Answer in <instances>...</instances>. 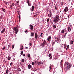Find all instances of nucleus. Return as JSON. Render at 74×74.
I'll list each match as a JSON object with an SVG mask.
<instances>
[{
  "label": "nucleus",
  "mask_w": 74,
  "mask_h": 74,
  "mask_svg": "<svg viewBox=\"0 0 74 74\" xmlns=\"http://www.w3.org/2000/svg\"><path fill=\"white\" fill-rule=\"evenodd\" d=\"M64 66H66V70H69L71 68L72 66V65L70 63H68V62H66L65 63Z\"/></svg>",
  "instance_id": "obj_1"
},
{
  "label": "nucleus",
  "mask_w": 74,
  "mask_h": 74,
  "mask_svg": "<svg viewBox=\"0 0 74 74\" xmlns=\"http://www.w3.org/2000/svg\"><path fill=\"white\" fill-rule=\"evenodd\" d=\"M13 32H14V31H15V33L16 34H17L18 32L19 31V29L18 28V27H14V28L13 29Z\"/></svg>",
  "instance_id": "obj_2"
},
{
  "label": "nucleus",
  "mask_w": 74,
  "mask_h": 74,
  "mask_svg": "<svg viewBox=\"0 0 74 74\" xmlns=\"http://www.w3.org/2000/svg\"><path fill=\"white\" fill-rule=\"evenodd\" d=\"M46 44V41L45 40H44L43 43H41V45L42 47H43V46H45Z\"/></svg>",
  "instance_id": "obj_3"
},
{
  "label": "nucleus",
  "mask_w": 74,
  "mask_h": 74,
  "mask_svg": "<svg viewBox=\"0 0 74 74\" xmlns=\"http://www.w3.org/2000/svg\"><path fill=\"white\" fill-rule=\"evenodd\" d=\"M69 11V7H68V6H67L65 8L64 10V11L65 12H67V11Z\"/></svg>",
  "instance_id": "obj_4"
},
{
  "label": "nucleus",
  "mask_w": 74,
  "mask_h": 74,
  "mask_svg": "<svg viewBox=\"0 0 74 74\" xmlns=\"http://www.w3.org/2000/svg\"><path fill=\"white\" fill-rule=\"evenodd\" d=\"M35 37L36 40H37L38 38V34H37V32L35 33Z\"/></svg>",
  "instance_id": "obj_5"
},
{
  "label": "nucleus",
  "mask_w": 74,
  "mask_h": 74,
  "mask_svg": "<svg viewBox=\"0 0 74 74\" xmlns=\"http://www.w3.org/2000/svg\"><path fill=\"white\" fill-rule=\"evenodd\" d=\"M29 26L30 27V30H33L34 29V27H33V26L32 25H30Z\"/></svg>",
  "instance_id": "obj_6"
},
{
  "label": "nucleus",
  "mask_w": 74,
  "mask_h": 74,
  "mask_svg": "<svg viewBox=\"0 0 74 74\" xmlns=\"http://www.w3.org/2000/svg\"><path fill=\"white\" fill-rule=\"evenodd\" d=\"M52 54L49 53V57H50L49 59H52Z\"/></svg>",
  "instance_id": "obj_7"
},
{
  "label": "nucleus",
  "mask_w": 74,
  "mask_h": 74,
  "mask_svg": "<svg viewBox=\"0 0 74 74\" xmlns=\"http://www.w3.org/2000/svg\"><path fill=\"white\" fill-rule=\"evenodd\" d=\"M58 21H59L56 18L53 20V22H55V23H58Z\"/></svg>",
  "instance_id": "obj_8"
},
{
  "label": "nucleus",
  "mask_w": 74,
  "mask_h": 74,
  "mask_svg": "<svg viewBox=\"0 0 74 74\" xmlns=\"http://www.w3.org/2000/svg\"><path fill=\"white\" fill-rule=\"evenodd\" d=\"M56 18L57 19H58L59 21V16L58 15H56Z\"/></svg>",
  "instance_id": "obj_9"
},
{
  "label": "nucleus",
  "mask_w": 74,
  "mask_h": 74,
  "mask_svg": "<svg viewBox=\"0 0 74 74\" xmlns=\"http://www.w3.org/2000/svg\"><path fill=\"white\" fill-rule=\"evenodd\" d=\"M51 37L50 36H49L48 38H47V40L48 41H50V40H51Z\"/></svg>",
  "instance_id": "obj_10"
},
{
  "label": "nucleus",
  "mask_w": 74,
  "mask_h": 74,
  "mask_svg": "<svg viewBox=\"0 0 74 74\" xmlns=\"http://www.w3.org/2000/svg\"><path fill=\"white\" fill-rule=\"evenodd\" d=\"M34 6L33 5L32 7L31 11H34Z\"/></svg>",
  "instance_id": "obj_11"
},
{
  "label": "nucleus",
  "mask_w": 74,
  "mask_h": 74,
  "mask_svg": "<svg viewBox=\"0 0 74 74\" xmlns=\"http://www.w3.org/2000/svg\"><path fill=\"white\" fill-rule=\"evenodd\" d=\"M5 28H4L2 30L1 33H4V32H5Z\"/></svg>",
  "instance_id": "obj_12"
},
{
  "label": "nucleus",
  "mask_w": 74,
  "mask_h": 74,
  "mask_svg": "<svg viewBox=\"0 0 74 74\" xmlns=\"http://www.w3.org/2000/svg\"><path fill=\"white\" fill-rule=\"evenodd\" d=\"M34 32H31V33L30 36H31V37H33L34 35Z\"/></svg>",
  "instance_id": "obj_13"
},
{
  "label": "nucleus",
  "mask_w": 74,
  "mask_h": 74,
  "mask_svg": "<svg viewBox=\"0 0 74 74\" xmlns=\"http://www.w3.org/2000/svg\"><path fill=\"white\" fill-rule=\"evenodd\" d=\"M1 11H3L4 12H5V9L3 8H1Z\"/></svg>",
  "instance_id": "obj_14"
},
{
  "label": "nucleus",
  "mask_w": 74,
  "mask_h": 74,
  "mask_svg": "<svg viewBox=\"0 0 74 74\" xmlns=\"http://www.w3.org/2000/svg\"><path fill=\"white\" fill-rule=\"evenodd\" d=\"M28 68L29 69H30V68H31V65L30 64H29L28 66Z\"/></svg>",
  "instance_id": "obj_15"
},
{
  "label": "nucleus",
  "mask_w": 74,
  "mask_h": 74,
  "mask_svg": "<svg viewBox=\"0 0 74 74\" xmlns=\"http://www.w3.org/2000/svg\"><path fill=\"white\" fill-rule=\"evenodd\" d=\"M11 59V56H8V60H10Z\"/></svg>",
  "instance_id": "obj_16"
},
{
  "label": "nucleus",
  "mask_w": 74,
  "mask_h": 74,
  "mask_svg": "<svg viewBox=\"0 0 74 74\" xmlns=\"http://www.w3.org/2000/svg\"><path fill=\"white\" fill-rule=\"evenodd\" d=\"M68 30L69 32H70L71 31V28L70 27H68Z\"/></svg>",
  "instance_id": "obj_17"
},
{
  "label": "nucleus",
  "mask_w": 74,
  "mask_h": 74,
  "mask_svg": "<svg viewBox=\"0 0 74 74\" xmlns=\"http://www.w3.org/2000/svg\"><path fill=\"white\" fill-rule=\"evenodd\" d=\"M70 44H71L72 45V44H73V41L72 40H71L70 41Z\"/></svg>",
  "instance_id": "obj_18"
},
{
  "label": "nucleus",
  "mask_w": 74,
  "mask_h": 74,
  "mask_svg": "<svg viewBox=\"0 0 74 74\" xmlns=\"http://www.w3.org/2000/svg\"><path fill=\"white\" fill-rule=\"evenodd\" d=\"M64 2H62L61 3V5H64Z\"/></svg>",
  "instance_id": "obj_19"
},
{
  "label": "nucleus",
  "mask_w": 74,
  "mask_h": 74,
  "mask_svg": "<svg viewBox=\"0 0 74 74\" xmlns=\"http://www.w3.org/2000/svg\"><path fill=\"white\" fill-rule=\"evenodd\" d=\"M56 25H55L53 26V27H54V28H55L56 27Z\"/></svg>",
  "instance_id": "obj_20"
},
{
  "label": "nucleus",
  "mask_w": 74,
  "mask_h": 74,
  "mask_svg": "<svg viewBox=\"0 0 74 74\" xmlns=\"http://www.w3.org/2000/svg\"><path fill=\"white\" fill-rule=\"evenodd\" d=\"M49 13H50V14L51 16L52 15V12L51 11V10H50L49 11Z\"/></svg>",
  "instance_id": "obj_21"
},
{
  "label": "nucleus",
  "mask_w": 74,
  "mask_h": 74,
  "mask_svg": "<svg viewBox=\"0 0 74 74\" xmlns=\"http://www.w3.org/2000/svg\"><path fill=\"white\" fill-rule=\"evenodd\" d=\"M21 71V69L19 68H18V71Z\"/></svg>",
  "instance_id": "obj_22"
},
{
  "label": "nucleus",
  "mask_w": 74,
  "mask_h": 74,
  "mask_svg": "<svg viewBox=\"0 0 74 74\" xmlns=\"http://www.w3.org/2000/svg\"><path fill=\"white\" fill-rule=\"evenodd\" d=\"M62 33H64V29H63L62 30L61 32Z\"/></svg>",
  "instance_id": "obj_23"
},
{
  "label": "nucleus",
  "mask_w": 74,
  "mask_h": 74,
  "mask_svg": "<svg viewBox=\"0 0 74 74\" xmlns=\"http://www.w3.org/2000/svg\"><path fill=\"white\" fill-rule=\"evenodd\" d=\"M8 71H9V70H8V69H7L6 71V73H8L9 72Z\"/></svg>",
  "instance_id": "obj_24"
},
{
  "label": "nucleus",
  "mask_w": 74,
  "mask_h": 74,
  "mask_svg": "<svg viewBox=\"0 0 74 74\" xmlns=\"http://www.w3.org/2000/svg\"><path fill=\"white\" fill-rule=\"evenodd\" d=\"M20 16H21V15L20 14L18 16V18H19V21H21V18H20Z\"/></svg>",
  "instance_id": "obj_25"
},
{
  "label": "nucleus",
  "mask_w": 74,
  "mask_h": 74,
  "mask_svg": "<svg viewBox=\"0 0 74 74\" xmlns=\"http://www.w3.org/2000/svg\"><path fill=\"white\" fill-rule=\"evenodd\" d=\"M57 41H58V42L60 40V38L59 37H58L57 39Z\"/></svg>",
  "instance_id": "obj_26"
},
{
  "label": "nucleus",
  "mask_w": 74,
  "mask_h": 74,
  "mask_svg": "<svg viewBox=\"0 0 74 74\" xmlns=\"http://www.w3.org/2000/svg\"><path fill=\"white\" fill-rule=\"evenodd\" d=\"M54 8H55V9L56 10H58V8H57V7H56V6H54Z\"/></svg>",
  "instance_id": "obj_27"
},
{
  "label": "nucleus",
  "mask_w": 74,
  "mask_h": 74,
  "mask_svg": "<svg viewBox=\"0 0 74 74\" xmlns=\"http://www.w3.org/2000/svg\"><path fill=\"white\" fill-rule=\"evenodd\" d=\"M27 3H28V4H29V3H30V1H29V0H27Z\"/></svg>",
  "instance_id": "obj_28"
},
{
  "label": "nucleus",
  "mask_w": 74,
  "mask_h": 74,
  "mask_svg": "<svg viewBox=\"0 0 74 74\" xmlns=\"http://www.w3.org/2000/svg\"><path fill=\"white\" fill-rule=\"evenodd\" d=\"M35 63L36 64H38V62L37 61H35Z\"/></svg>",
  "instance_id": "obj_29"
},
{
  "label": "nucleus",
  "mask_w": 74,
  "mask_h": 74,
  "mask_svg": "<svg viewBox=\"0 0 74 74\" xmlns=\"http://www.w3.org/2000/svg\"><path fill=\"white\" fill-rule=\"evenodd\" d=\"M27 57L28 58H30V54H29L27 55Z\"/></svg>",
  "instance_id": "obj_30"
},
{
  "label": "nucleus",
  "mask_w": 74,
  "mask_h": 74,
  "mask_svg": "<svg viewBox=\"0 0 74 74\" xmlns=\"http://www.w3.org/2000/svg\"><path fill=\"white\" fill-rule=\"evenodd\" d=\"M22 62H25V60H24V59H23L22 60Z\"/></svg>",
  "instance_id": "obj_31"
},
{
  "label": "nucleus",
  "mask_w": 74,
  "mask_h": 74,
  "mask_svg": "<svg viewBox=\"0 0 74 74\" xmlns=\"http://www.w3.org/2000/svg\"><path fill=\"white\" fill-rule=\"evenodd\" d=\"M62 63H63V60H61V61L60 62V63H61L60 65H62Z\"/></svg>",
  "instance_id": "obj_32"
},
{
  "label": "nucleus",
  "mask_w": 74,
  "mask_h": 74,
  "mask_svg": "<svg viewBox=\"0 0 74 74\" xmlns=\"http://www.w3.org/2000/svg\"><path fill=\"white\" fill-rule=\"evenodd\" d=\"M12 47V49H14V45H13Z\"/></svg>",
  "instance_id": "obj_33"
},
{
  "label": "nucleus",
  "mask_w": 74,
  "mask_h": 74,
  "mask_svg": "<svg viewBox=\"0 0 74 74\" xmlns=\"http://www.w3.org/2000/svg\"><path fill=\"white\" fill-rule=\"evenodd\" d=\"M32 65H33V66H34V65L35 64H34V62H32Z\"/></svg>",
  "instance_id": "obj_34"
},
{
  "label": "nucleus",
  "mask_w": 74,
  "mask_h": 74,
  "mask_svg": "<svg viewBox=\"0 0 74 74\" xmlns=\"http://www.w3.org/2000/svg\"><path fill=\"white\" fill-rule=\"evenodd\" d=\"M13 64V63H12V62H11L10 64V66H12Z\"/></svg>",
  "instance_id": "obj_35"
},
{
  "label": "nucleus",
  "mask_w": 74,
  "mask_h": 74,
  "mask_svg": "<svg viewBox=\"0 0 74 74\" xmlns=\"http://www.w3.org/2000/svg\"><path fill=\"white\" fill-rule=\"evenodd\" d=\"M49 18H48L47 20V22H49Z\"/></svg>",
  "instance_id": "obj_36"
},
{
  "label": "nucleus",
  "mask_w": 74,
  "mask_h": 74,
  "mask_svg": "<svg viewBox=\"0 0 74 74\" xmlns=\"http://www.w3.org/2000/svg\"><path fill=\"white\" fill-rule=\"evenodd\" d=\"M23 51H21V55H23Z\"/></svg>",
  "instance_id": "obj_37"
},
{
  "label": "nucleus",
  "mask_w": 74,
  "mask_h": 74,
  "mask_svg": "<svg viewBox=\"0 0 74 74\" xmlns=\"http://www.w3.org/2000/svg\"><path fill=\"white\" fill-rule=\"evenodd\" d=\"M10 47H11V45H8V49L10 48Z\"/></svg>",
  "instance_id": "obj_38"
},
{
  "label": "nucleus",
  "mask_w": 74,
  "mask_h": 74,
  "mask_svg": "<svg viewBox=\"0 0 74 74\" xmlns=\"http://www.w3.org/2000/svg\"><path fill=\"white\" fill-rule=\"evenodd\" d=\"M38 64L39 65H40V64H41V62H38Z\"/></svg>",
  "instance_id": "obj_39"
},
{
  "label": "nucleus",
  "mask_w": 74,
  "mask_h": 74,
  "mask_svg": "<svg viewBox=\"0 0 74 74\" xmlns=\"http://www.w3.org/2000/svg\"><path fill=\"white\" fill-rule=\"evenodd\" d=\"M25 33H28V32H27V30H26L25 31Z\"/></svg>",
  "instance_id": "obj_40"
},
{
  "label": "nucleus",
  "mask_w": 74,
  "mask_h": 74,
  "mask_svg": "<svg viewBox=\"0 0 74 74\" xmlns=\"http://www.w3.org/2000/svg\"><path fill=\"white\" fill-rule=\"evenodd\" d=\"M69 48H70V46H69V45H68L67 46V48H68V49H69Z\"/></svg>",
  "instance_id": "obj_41"
},
{
  "label": "nucleus",
  "mask_w": 74,
  "mask_h": 74,
  "mask_svg": "<svg viewBox=\"0 0 74 74\" xmlns=\"http://www.w3.org/2000/svg\"><path fill=\"white\" fill-rule=\"evenodd\" d=\"M49 69H50V70H51L52 69V68L51 67V66H50Z\"/></svg>",
  "instance_id": "obj_42"
},
{
  "label": "nucleus",
  "mask_w": 74,
  "mask_h": 74,
  "mask_svg": "<svg viewBox=\"0 0 74 74\" xmlns=\"http://www.w3.org/2000/svg\"><path fill=\"white\" fill-rule=\"evenodd\" d=\"M12 7V5H10V8H11V7Z\"/></svg>",
  "instance_id": "obj_43"
},
{
  "label": "nucleus",
  "mask_w": 74,
  "mask_h": 74,
  "mask_svg": "<svg viewBox=\"0 0 74 74\" xmlns=\"http://www.w3.org/2000/svg\"><path fill=\"white\" fill-rule=\"evenodd\" d=\"M67 47V46L66 45H64V48H66Z\"/></svg>",
  "instance_id": "obj_44"
},
{
  "label": "nucleus",
  "mask_w": 74,
  "mask_h": 74,
  "mask_svg": "<svg viewBox=\"0 0 74 74\" xmlns=\"http://www.w3.org/2000/svg\"><path fill=\"white\" fill-rule=\"evenodd\" d=\"M32 45V43H31V42L29 43V45L30 46H31V45Z\"/></svg>",
  "instance_id": "obj_45"
},
{
  "label": "nucleus",
  "mask_w": 74,
  "mask_h": 74,
  "mask_svg": "<svg viewBox=\"0 0 74 74\" xmlns=\"http://www.w3.org/2000/svg\"><path fill=\"white\" fill-rule=\"evenodd\" d=\"M28 4L29 6H31V5H30V3H28Z\"/></svg>",
  "instance_id": "obj_46"
},
{
  "label": "nucleus",
  "mask_w": 74,
  "mask_h": 74,
  "mask_svg": "<svg viewBox=\"0 0 74 74\" xmlns=\"http://www.w3.org/2000/svg\"><path fill=\"white\" fill-rule=\"evenodd\" d=\"M5 47H4L3 48H2V49H3V50H4V49H5Z\"/></svg>",
  "instance_id": "obj_47"
},
{
  "label": "nucleus",
  "mask_w": 74,
  "mask_h": 74,
  "mask_svg": "<svg viewBox=\"0 0 74 74\" xmlns=\"http://www.w3.org/2000/svg\"><path fill=\"white\" fill-rule=\"evenodd\" d=\"M67 32H66L65 34H64L65 36H66V34H67Z\"/></svg>",
  "instance_id": "obj_48"
},
{
  "label": "nucleus",
  "mask_w": 74,
  "mask_h": 74,
  "mask_svg": "<svg viewBox=\"0 0 74 74\" xmlns=\"http://www.w3.org/2000/svg\"><path fill=\"white\" fill-rule=\"evenodd\" d=\"M25 48L26 49H28V47H27L26 46Z\"/></svg>",
  "instance_id": "obj_49"
},
{
  "label": "nucleus",
  "mask_w": 74,
  "mask_h": 74,
  "mask_svg": "<svg viewBox=\"0 0 74 74\" xmlns=\"http://www.w3.org/2000/svg\"><path fill=\"white\" fill-rule=\"evenodd\" d=\"M12 5H13V6H14V3H12Z\"/></svg>",
  "instance_id": "obj_50"
},
{
  "label": "nucleus",
  "mask_w": 74,
  "mask_h": 74,
  "mask_svg": "<svg viewBox=\"0 0 74 74\" xmlns=\"http://www.w3.org/2000/svg\"><path fill=\"white\" fill-rule=\"evenodd\" d=\"M54 43H55V42H53L52 43V45H54Z\"/></svg>",
  "instance_id": "obj_51"
},
{
  "label": "nucleus",
  "mask_w": 74,
  "mask_h": 74,
  "mask_svg": "<svg viewBox=\"0 0 74 74\" xmlns=\"http://www.w3.org/2000/svg\"><path fill=\"white\" fill-rule=\"evenodd\" d=\"M22 55H23V56H25V54H23Z\"/></svg>",
  "instance_id": "obj_52"
},
{
  "label": "nucleus",
  "mask_w": 74,
  "mask_h": 74,
  "mask_svg": "<svg viewBox=\"0 0 74 74\" xmlns=\"http://www.w3.org/2000/svg\"><path fill=\"white\" fill-rule=\"evenodd\" d=\"M21 50H22V49H23V47H22V48H21H21L20 49Z\"/></svg>",
  "instance_id": "obj_53"
},
{
  "label": "nucleus",
  "mask_w": 74,
  "mask_h": 74,
  "mask_svg": "<svg viewBox=\"0 0 74 74\" xmlns=\"http://www.w3.org/2000/svg\"><path fill=\"white\" fill-rule=\"evenodd\" d=\"M65 37H66V35H64V38H65Z\"/></svg>",
  "instance_id": "obj_54"
},
{
  "label": "nucleus",
  "mask_w": 74,
  "mask_h": 74,
  "mask_svg": "<svg viewBox=\"0 0 74 74\" xmlns=\"http://www.w3.org/2000/svg\"><path fill=\"white\" fill-rule=\"evenodd\" d=\"M40 37H42V34H40Z\"/></svg>",
  "instance_id": "obj_55"
},
{
  "label": "nucleus",
  "mask_w": 74,
  "mask_h": 74,
  "mask_svg": "<svg viewBox=\"0 0 74 74\" xmlns=\"http://www.w3.org/2000/svg\"><path fill=\"white\" fill-rule=\"evenodd\" d=\"M13 60H15V58H13Z\"/></svg>",
  "instance_id": "obj_56"
},
{
  "label": "nucleus",
  "mask_w": 74,
  "mask_h": 74,
  "mask_svg": "<svg viewBox=\"0 0 74 74\" xmlns=\"http://www.w3.org/2000/svg\"><path fill=\"white\" fill-rule=\"evenodd\" d=\"M19 1H17V2L16 3V4H17V3H19Z\"/></svg>",
  "instance_id": "obj_57"
},
{
  "label": "nucleus",
  "mask_w": 74,
  "mask_h": 74,
  "mask_svg": "<svg viewBox=\"0 0 74 74\" xmlns=\"http://www.w3.org/2000/svg\"><path fill=\"white\" fill-rule=\"evenodd\" d=\"M49 15H50L49 14L47 16H49Z\"/></svg>",
  "instance_id": "obj_58"
},
{
  "label": "nucleus",
  "mask_w": 74,
  "mask_h": 74,
  "mask_svg": "<svg viewBox=\"0 0 74 74\" xmlns=\"http://www.w3.org/2000/svg\"><path fill=\"white\" fill-rule=\"evenodd\" d=\"M23 46H21V47H22V48H23Z\"/></svg>",
  "instance_id": "obj_59"
},
{
  "label": "nucleus",
  "mask_w": 74,
  "mask_h": 74,
  "mask_svg": "<svg viewBox=\"0 0 74 74\" xmlns=\"http://www.w3.org/2000/svg\"><path fill=\"white\" fill-rule=\"evenodd\" d=\"M1 37H0V40H1Z\"/></svg>",
  "instance_id": "obj_60"
},
{
  "label": "nucleus",
  "mask_w": 74,
  "mask_h": 74,
  "mask_svg": "<svg viewBox=\"0 0 74 74\" xmlns=\"http://www.w3.org/2000/svg\"><path fill=\"white\" fill-rule=\"evenodd\" d=\"M68 18H69V15L68 16Z\"/></svg>",
  "instance_id": "obj_61"
},
{
  "label": "nucleus",
  "mask_w": 74,
  "mask_h": 74,
  "mask_svg": "<svg viewBox=\"0 0 74 74\" xmlns=\"http://www.w3.org/2000/svg\"><path fill=\"white\" fill-rule=\"evenodd\" d=\"M5 4H6V5H7V2H6V3H5Z\"/></svg>",
  "instance_id": "obj_62"
},
{
  "label": "nucleus",
  "mask_w": 74,
  "mask_h": 74,
  "mask_svg": "<svg viewBox=\"0 0 74 74\" xmlns=\"http://www.w3.org/2000/svg\"><path fill=\"white\" fill-rule=\"evenodd\" d=\"M41 64H43V63L42 62V63H41Z\"/></svg>",
  "instance_id": "obj_63"
},
{
  "label": "nucleus",
  "mask_w": 74,
  "mask_h": 74,
  "mask_svg": "<svg viewBox=\"0 0 74 74\" xmlns=\"http://www.w3.org/2000/svg\"><path fill=\"white\" fill-rule=\"evenodd\" d=\"M6 2V1H4V3H5Z\"/></svg>",
  "instance_id": "obj_64"
}]
</instances>
